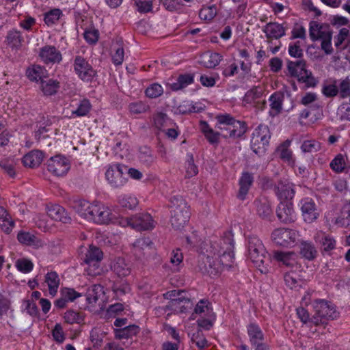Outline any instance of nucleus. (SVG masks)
Instances as JSON below:
<instances>
[{"instance_id": "nucleus-43", "label": "nucleus", "mask_w": 350, "mask_h": 350, "mask_svg": "<svg viewBox=\"0 0 350 350\" xmlns=\"http://www.w3.org/2000/svg\"><path fill=\"white\" fill-rule=\"evenodd\" d=\"M139 332V328L138 326L135 325H129L124 328L116 329V337L119 339L129 338L137 335Z\"/></svg>"}, {"instance_id": "nucleus-38", "label": "nucleus", "mask_w": 350, "mask_h": 350, "mask_svg": "<svg viewBox=\"0 0 350 350\" xmlns=\"http://www.w3.org/2000/svg\"><path fill=\"white\" fill-rule=\"evenodd\" d=\"M59 88V83L52 79H44L40 81V89L46 96L55 94Z\"/></svg>"}, {"instance_id": "nucleus-10", "label": "nucleus", "mask_w": 350, "mask_h": 350, "mask_svg": "<svg viewBox=\"0 0 350 350\" xmlns=\"http://www.w3.org/2000/svg\"><path fill=\"white\" fill-rule=\"evenodd\" d=\"M103 258V252L96 246L90 245L87 250L83 262L88 265L86 271L88 275L95 276L101 272L99 262Z\"/></svg>"}, {"instance_id": "nucleus-63", "label": "nucleus", "mask_w": 350, "mask_h": 350, "mask_svg": "<svg viewBox=\"0 0 350 350\" xmlns=\"http://www.w3.org/2000/svg\"><path fill=\"white\" fill-rule=\"evenodd\" d=\"M149 109V106L143 102H136L130 104L129 110L133 114L145 113Z\"/></svg>"}, {"instance_id": "nucleus-39", "label": "nucleus", "mask_w": 350, "mask_h": 350, "mask_svg": "<svg viewBox=\"0 0 350 350\" xmlns=\"http://www.w3.org/2000/svg\"><path fill=\"white\" fill-rule=\"evenodd\" d=\"M104 294L103 287L100 284H94L89 287L86 292V299L88 304H94Z\"/></svg>"}, {"instance_id": "nucleus-7", "label": "nucleus", "mask_w": 350, "mask_h": 350, "mask_svg": "<svg viewBox=\"0 0 350 350\" xmlns=\"http://www.w3.org/2000/svg\"><path fill=\"white\" fill-rule=\"evenodd\" d=\"M118 221L120 226H131L137 230H148L154 227V221L148 213L138 214L131 218L122 217Z\"/></svg>"}, {"instance_id": "nucleus-44", "label": "nucleus", "mask_w": 350, "mask_h": 350, "mask_svg": "<svg viewBox=\"0 0 350 350\" xmlns=\"http://www.w3.org/2000/svg\"><path fill=\"white\" fill-rule=\"evenodd\" d=\"M193 82V75L191 74L180 75L177 79V81L171 84L172 90H181Z\"/></svg>"}, {"instance_id": "nucleus-48", "label": "nucleus", "mask_w": 350, "mask_h": 350, "mask_svg": "<svg viewBox=\"0 0 350 350\" xmlns=\"http://www.w3.org/2000/svg\"><path fill=\"white\" fill-rule=\"evenodd\" d=\"M92 107L91 103L88 99H83L80 101L77 108L72 111V116L81 117L86 116Z\"/></svg>"}, {"instance_id": "nucleus-32", "label": "nucleus", "mask_w": 350, "mask_h": 350, "mask_svg": "<svg viewBox=\"0 0 350 350\" xmlns=\"http://www.w3.org/2000/svg\"><path fill=\"white\" fill-rule=\"evenodd\" d=\"M258 215L263 218H269L272 215L271 203L266 198H259L255 200Z\"/></svg>"}, {"instance_id": "nucleus-29", "label": "nucleus", "mask_w": 350, "mask_h": 350, "mask_svg": "<svg viewBox=\"0 0 350 350\" xmlns=\"http://www.w3.org/2000/svg\"><path fill=\"white\" fill-rule=\"evenodd\" d=\"M113 271L119 277H126L131 272V266L123 258L116 259L111 266Z\"/></svg>"}, {"instance_id": "nucleus-9", "label": "nucleus", "mask_w": 350, "mask_h": 350, "mask_svg": "<svg viewBox=\"0 0 350 350\" xmlns=\"http://www.w3.org/2000/svg\"><path fill=\"white\" fill-rule=\"evenodd\" d=\"M271 134L267 126L259 125L252 133L251 148L256 154H262L265 151L269 143Z\"/></svg>"}, {"instance_id": "nucleus-41", "label": "nucleus", "mask_w": 350, "mask_h": 350, "mask_svg": "<svg viewBox=\"0 0 350 350\" xmlns=\"http://www.w3.org/2000/svg\"><path fill=\"white\" fill-rule=\"evenodd\" d=\"M187 295V293L185 291L180 290H173L167 292L164 294V297L166 299H170L167 307L171 309L174 306H177V304L179 303L178 301L181 299V297H184Z\"/></svg>"}, {"instance_id": "nucleus-52", "label": "nucleus", "mask_w": 350, "mask_h": 350, "mask_svg": "<svg viewBox=\"0 0 350 350\" xmlns=\"http://www.w3.org/2000/svg\"><path fill=\"white\" fill-rule=\"evenodd\" d=\"M163 93V88L160 84L157 83L150 85L145 90L146 96L150 98H158L161 96Z\"/></svg>"}, {"instance_id": "nucleus-54", "label": "nucleus", "mask_w": 350, "mask_h": 350, "mask_svg": "<svg viewBox=\"0 0 350 350\" xmlns=\"http://www.w3.org/2000/svg\"><path fill=\"white\" fill-rule=\"evenodd\" d=\"M178 302L180 303L177 304V306H174L171 309L180 313L187 312L189 309L191 308L193 306L190 297H189L187 295L184 297H181V299Z\"/></svg>"}, {"instance_id": "nucleus-30", "label": "nucleus", "mask_w": 350, "mask_h": 350, "mask_svg": "<svg viewBox=\"0 0 350 350\" xmlns=\"http://www.w3.org/2000/svg\"><path fill=\"white\" fill-rule=\"evenodd\" d=\"M287 69L291 77H297L299 80L300 76L303 75L304 72L307 70L306 68V62L303 59L295 62L288 61Z\"/></svg>"}, {"instance_id": "nucleus-12", "label": "nucleus", "mask_w": 350, "mask_h": 350, "mask_svg": "<svg viewBox=\"0 0 350 350\" xmlns=\"http://www.w3.org/2000/svg\"><path fill=\"white\" fill-rule=\"evenodd\" d=\"M273 258L280 267H285L297 271L301 269L298 255L294 252L274 251Z\"/></svg>"}, {"instance_id": "nucleus-60", "label": "nucleus", "mask_w": 350, "mask_h": 350, "mask_svg": "<svg viewBox=\"0 0 350 350\" xmlns=\"http://www.w3.org/2000/svg\"><path fill=\"white\" fill-rule=\"evenodd\" d=\"M0 167L10 177L15 176L14 162L10 159H3L0 161Z\"/></svg>"}, {"instance_id": "nucleus-3", "label": "nucleus", "mask_w": 350, "mask_h": 350, "mask_svg": "<svg viewBox=\"0 0 350 350\" xmlns=\"http://www.w3.org/2000/svg\"><path fill=\"white\" fill-rule=\"evenodd\" d=\"M171 224L176 230H182L190 218L189 206L181 196H173L171 200Z\"/></svg>"}, {"instance_id": "nucleus-37", "label": "nucleus", "mask_w": 350, "mask_h": 350, "mask_svg": "<svg viewBox=\"0 0 350 350\" xmlns=\"http://www.w3.org/2000/svg\"><path fill=\"white\" fill-rule=\"evenodd\" d=\"M24 39L21 33L16 29H12L8 32L5 42L12 49H18L21 46Z\"/></svg>"}, {"instance_id": "nucleus-57", "label": "nucleus", "mask_w": 350, "mask_h": 350, "mask_svg": "<svg viewBox=\"0 0 350 350\" xmlns=\"http://www.w3.org/2000/svg\"><path fill=\"white\" fill-rule=\"evenodd\" d=\"M62 11L59 9H53L44 14V21L49 26L55 24L60 18Z\"/></svg>"}, {"instance_id": "nucleus-28", "label": "nucleus", "mask_w": 350, "mask_h": 350, "mask_svg": "<svg viewBox=\"0 0 350 350\" xmlns=\"http://www.w3.org/2000/svg\"><path fill=\"white\" fill-rule=\"evenodd\" d=\"M254 178L252 174L243 172L239 180V190L237 196L241 200H244L248 191L252 185Z\"/></svg>"}, {"instance_id": "nucleus-61", "label": "nucleus", "mask_w": 350, "mask_h": 350, "mask_svg": "<svg viewBox=\"0 0 350 350\" xmlns=\"http://www.w3.org/2000/svg\"><path fill=\"white\" fill-rule=\"evenodd\" d=\"M299 82L304 83L307 87H314L317 84V80L312 76V72L304 71L303 75L300 76Z\"/></svg>"}, {"instance_id": "nucleus-1", "label": "nucleus", "mask_w": 350, "mask_h": 350, "mask_svg": "<svg viewBox=\"0 0 350 350\" xmlns=\"http://www.w3.org/2000/svg\"><path fill=\"white\" fill-rule=\"evenodd\" d=\"M216 130L219 131L221 137L228 139H236L241 137L247 131L245 123L235 120L228 113L217 115L215 118Z\"/></svg>"}, {"instance_id": "nucleus-64", "label": "nucleus", "mask_w": 350, "mask_h": 350, "mask_svg": "<svg viewBox=\"0 0 350 350\" xmlns=\"http://www.w3.org/2000/svg\"><path fill=\"white\" fill-rule=\"evenodd\" d=\"M338 88V93L342 98H347L350 96V80L348 78L342 80Z\"/></svg>"}, {"instance_id": "nucleus-55", "label": "nucleus", "mask_w": 350, "mask_h": 350, "mask_svg": "<svg viewBox=\"0 0 350 350\" xmlns=\"http://www.w3.org/2000/svg\"><path fill=\"white\" fill-rule=\"evenodd\" d=\"M118 202L122 207L129 209H133L135 208L138 204L137 199L135 197L131 196H120Z\"/></svg>"}, {"instance_id": "nucleus-31", "label": "nucleus", "mask_w": 350, "mask_h": 350, "mask_svg": "<svg viewBox=\"0 0 350 350\" xmlns=\"http://www.w3.org/2000/svg\"><path fill=\"white\" fill-rule=\"evenodd\" d=\"M284 98V95L281 92H275L270 96L269 100L270 102L271 115L275 116L281 112Z\"/></svg>"}, {"instance_id": "nucleus-8", "label": "nucleus", "mask_w": 350, "mask_h": 350, "mask_svg": "<svg viewBox=\"0 0 350 350\" xmlns=\"http://www.w3.org/2000/svg\"><path fill=\"white\" fill-rule=\"evenodd\" d=\"M90 221L98 224H109L110 223L118 224L121 217H116L111 209L107 206L100 203L94 202Z\"/></svg>"}, {"instance_id": "nucleus-53", "label": "nucleus", "mask_w": 350, "mask_h": 350, "mask_svg": "<svg viewBox=\"0 0 350 350\" xmlns=\"http://www.w3.org/2000/svg\"><path fill=\"white\" fill-rule=\"evenodd\" d=\"M152 120L154 126L157 129L161 130L167 125L169 118L166 113L163 112H157L152 116Z\"/></svg>"}, {"instance_id": "nucleus-56", "label": "nucleus", "mask_w": 350, "mask_h": 350, "mask_svg": "<svg viewBox=\"0 0 350 350\" xmlns=\"http://www.w3.org/2000/svg\"><path fill=\"white\" fill-rule=\"evenodd\" d=\"M345 166L346 163L345 156L342 154L336 155V157L330 163L331 168L336 172H342L345 168Z\"/></svg>"}, {"instance_id": "nucleus-4", "label": "nucleus", "mask_w": 350, "mask_h": 350, "mask_svg": "<svg viewBox=\"0 0 350 350\" xmlns=\"http://www.w3.org/2000/svg\"><path fill=\"white\" fill-rule=\"evenodd\" d=\"M309 35L312 41L321 40V48L326 55L334 52L332 45V31L326 23H319L312 21L310 23Z\"/></svg>"}, {"instance_id": "nucleus-45", "label": "nucleus", "mask_w": 350, "mask_h": 350, "mask_svg": "<svg viewBox=\"0 0 350 350\" xmlns=\"http://www.w3.org/2000/svg\"><path fill=\"white\" fill-rule=\"evenodd\" d=\"M349 31L348 29L342 28L338 34L335 37V46L337 49L342 50L347 47L349 42Z\"/></svg>"}, {"instance_id": "nucleus-13", "label": "nucleus", "mask_w": 350, "mask_h": 350, "mask_svg": "<svg viewBox=\"0 0 350 350\" xmlns=\"http://www.w3.org/2000/svg\"><path fill=\"white\" fill-rule=\"evenodd\" d=\"M70 167L68 161L61 155H56L47 161L48 171L57 176L66 174Z\"/></svg>"}, {"instance_id": "nucleus-47", "label": "nucleus", "mask_w": 350, "mask_h": 350, "mask_svg": "<svg viewBox=\"0 0 350 350\" xmlns=\"http://www.w3.org/2000/svg\"><path fill=\"white\" fill-rule=\"evenodd\" d=\"M139 159L140 162L147 167L150 166L155 160V157L153 155L152 150L148 147H143L140 148Z\"/></svg>"}, {"instance_id": "nucleus-2", "label": "nucleus", "mask_w": 350, "mask_h": 350, "mask_svg": "<svg viewBox=\"0 0 350 350\" xmlns=\"http://www.w3.org/2000/svg\"><path fill=\"white\" fill-rule=\"evenodd\" d=\"M214 255L217 256V264L221 266V271L231 267L234 263V241L230 234L221 239L212 245Z\"/></svg>"}, {"instance_id": "nucleus-26", "label": "nucleus", "mask_w": 350, "mask_h": 350, "mask_svg": "<svg viewBox=\"0 0 350 350\" xmlns=\"http://www.w3.org/2000/svg\"><path fill=\"white\" fill-rule=\"evenodd\" d=\"M267 39H279L285 35L284 27L277 23H267L263 29Z\"/></svg>"}, {"instance_id": "nucleus-5", "label": "nucleus", "mask_w": 350, "mask_h": 350, "mask_svg": "<svg viewBox=\"0 0 350 350\" xmlns=\"http://www.w3.org/2000/svg\"><path fill=\"white\" fill-rule=\"evenodd\" d=\"M248 256L254 265L261 273L268 271L269 258L262 242L256 237L252 236L248 239Z\"/></svg>"}, {"instance_id": "nucleus-20", "label": "nucleus", "mask_w": 350, "mask_h": 350, "mask_svg": "<svg viewBox=\"0 0 350 350\" xmlns=\"http://www.w3.org/2000/svg\"><path fill=\"white\" fill-rule=\"evenodd\" d=\"M134 254L139 258L145 256L154 247V243L148 237L138 239L133 244Z\"/></svg>"}, {"instance_id": "nucleus-36", "label": "nucleus", "mask_w": 350, "mask_h": 350, "mask_svg": "<svg viewBox=\"0 0 350 350\" xmlns=\"http://www.w3.org/2000/svg\"><path fill=\"white\" fill-rule=\"evenodd\" d=\"M285 285L291 289H296L301 286V280L297 271L292 269L284 275Z\"/></svg>"}, {"instance_id": "nucleus-11", "label": "nucleus", "mask_w": 350, "mask_h": 350, "mask_svg": "<svg viewBox=\"0 0 350 350\" xmlns=\"http://www.w3.org/2000/svg\"><path fill=\"white\" fill-rule=\"evenodd\" d=\"M298 237L299 232L297 231L284 228H277L271 234L273 242L283 247H289L294 245Z\"/></svg>"}, {"instance_id": "nucleus-46", "label": "nucleus", "mask_w": 350, "mask_h": 350, "mask_svg": "<svg viewBox=\"0 0 350 350\" xmlns=\"http://www.w3.org/2000/svg\"><path fill=\"white\" fill-rule=\"evenodd\" d=\"M291 142L288 140L285 141L278 148V152H279L280 157L289 163H293L292 151L288 149Z\"/></svg>"}, {"instance_id": "nucleus-49", "label": "nucleus", "mask_w": 350, "mask_h": 350, "mask_svg": "<svg viewBox=\"0 0 350 350\" xmlns=\"http://www.w3.org/2000/svg\"><path fill=\"white\" fill-rule=\"evenodd\" d=\"M262 94V89L260 87H254L247 91L244 96V101L247 103H256Z\"/></svg>"}, {"instance_id": "nucleus-6", "label": "nucleus", "mask_w": 350, "mask_h": 350, "mask_svg": "<svg viewBox=\"0 0 350 350\" xmlns=\"http://www.w3.org/2000/svg\"><path fill=\"white\" fill-rule=\"evenodd\" d=\"M314 314L311 318L312 323L315 325L323 324L327 320L334 319L338 315V312L331 302L319 300L314 305Z\"/></svg>"}, {"instance_id": "nucleus-40", "label": "nucleus", "mask_w": 350, "mask_h": 350, "mask_svg": "<svg viewBox=\"0 0 350 350\" xmlns=\"http://www.w3.org/2000/svg\"><path fill=\"white\" fill-rule=\"evenodd\" d=\"M59 282V275L55 271L49 272L45 275V282L48 285L49 293L51 295L54 296L56 294Z\"/></svg>"}, {"instance_id": "nucleus-18", "label": "nucleus", "mask_w": 350, "mask_h": 350, "mask_svg": "<svg viewBox=\"0 0 350 350\" xmlns=\"http://www.w3.org/2000/svg\"><path fill=\"white\" fill-rule=\"evenodd\" d=\"M17 239L21 243L35 249L43 247L46 245L44 241L30 232H19L17 234Z\"/></svg>"}, {"instance_id": "nucleus-16", "label": "nucleus", "mask_w": 350, "mask_h": 350, "mask_svg": "<svg viewBox=\"0 0 350 350\" xmlns=\"http://www.w3.org/2000/svg\"><path fill=\"white\" fill-rule=\"evenodd\" d=\"M124 170H126V167L120 164L111 165L107 170L106 178L112 187H120L125 183L126 180L123 177Z\"/></svg>"}, {"instance_id": "nucleus-27", "label": "nucleus", "mask_w": 350, "mask_h": 350, "mask_svg": "<svg viewBox=\"0 0 350 350\" xmlns=\"http://www.w3.org/2000/svg\"><path fill=\"white\" fill-rule=\"evenodd\" d=\"M200 130L207 141L213 145H218L219 143V131L212 129L206 122H200Z\"/></svg>"}, {"instance_id": "nucleus-33", "label": "nucleus", "mask_w": 350, "mask_h": 350, "mask_svg": "<svg viewBox=\"0 0 350 350\" xmlns=\"http://www.w3.org/2000/svg\"><path fill=\"white\" fill-rule=\"evenodd\" d=\"M221 60V56L217 53L206 52L200 56V63L206 68H213Z\"/></svg>"}, {"instance_id": "nucleus-59", "label": "nucleus", "mask_w": 350, "mask_h": 350, "mask_svg": "<svg viewBox=\"0 0 350 350\" xmlns=\"http://www.w3.org/2000/svg\"><path fill=\"white\" fill-rule=\"evenodd\" d=\"M191 341L200 349H204L207 345V340L200 329H198L196 333L193 334Z\"/></svg>"}, {"instance_id": "nucleus-21", "label": "nucleus", "mask_w": 350, "mask_h": 350, "mask_svg": "<svg viewBox=\"0 0 350 350\" xmlns=\"http://www.w3.org/2000/svg\"><path fill=\"white\" fill-rule=\"evenodd\" d=\"M40 57L46 64L57 63L62 60L60 52L53 46H45L40 49Z\"/></svg>"}, {"instance_id": "nucleus-42", "label": "nucleus", "mask_w": 350, "mask_h": 350, "mask_svg": "<svg viewBox=\"0 0 350 350\" xmlns=\"http://www.w3.org/2000/svg\"><path fill=\"white\" fill-rule=\"evenodd\" d=\"M45 71L46 70L42 66L39 65H33L27 68L26 75L28 79L32 81H38V80L42 81V79H44L45 77Z\"/></svg>"}, {"instance_id": "nucleus-19", "label": "nucleus", "mask_w": 350, "mask_h": 350, "mask_svg": "<svg viewBox=\"0 0 350 350\" xmlns=\"http://www.w3.org/2000/svg\"><path fill=\"white\" fill-rule=\"evenodd\" d=\"M274 192L281 200H291L295 195L293 185L286 180H280L277 186H274Z\"/></svg>"}, {"instance_id": "nucleus-50", "label": "nucleus", "mask_w": 350, "mask_h": 350, "mask_svg": "<svg viewBox=\"0 0 350 350\" xmlns=\"http://www.w3.org/2000/svg\"><path fill=\"white\" fill-rule=\"evenodd\" d=\"M65 321L70 324L81 323L83 321L84 316L83 313L74 310H68L64 314Z\"/></svg>"}, {"instance_id": "nucleus-22", "label": "nucleus", "mask_w": 350, "mask_h": 350, "mask_svg": "<svg viewBox=\"0 0 350 350\" xmlns=\"http://www.w3.org/2000/svg\"><path fill=\"white\" fill-rule=\"evenodd\" d=\"M94 203H90L85 200H77L73 202L72 207L75 211L82 217L90 221L92 208Z\"/></svg>"}, {"instance_id": "nucleus-34", "label": "nucleus", "mask_w": 350, "mask_h": 350, "mask_svg": "<svg viewBox=\"0 0 350 350\" xmlns=\"http://www.w3.org/2000/svg\"><path fill=\"white\" fill-rule=\"evenodd\" d=\"M247 332L251 345L258 344L265 340L263 332L257 324L250 323L247 327Z\"/></svg>"}, {"instance_id": "nucleus-62", "label": "nucleus", "mask_w": 350, "mask_h": 350, "mask_svg": "<svg viewBox=\"0 0 350 350\" xmlns=\"http://www.w3.org/2000/svg\"><path fill=\"white\" fill-rule=\"evenodd\" d=\"M322 249L325 252H329L335 248L336 241L330 236L323 234L321 241Z\"/></svg>"}, {"instance_id": "nucleus-25", "label": "nucleus", "mask_w": 350, "mask_h": 350, "mask_svg": "<svg viewBox=\"0 0 350 350\" xmlns=\"http://www.w3.org/2000/svg\"><path fill=\"white\" fill-rule=\"evenodd\" d=\"M42 151L33 150L26 154L23 158V163L25 167L33 168L40 165L43 160Z\"/></svg>"}, {"instance_id": "nucleus-24", "label": "nucleus", "mask_w": 350, "mask_h": 350, "mask_svg": "<svg viewBox=\"0 0 350 350\" xmlns=\"http://www.w3.org/2000/svg\"><path fill=\"white\" fill-rule=\"evenodd\" d=\"M276 214L278 219L282 222L288 223L292 221L294 217L292 203H281L276 210Z\"/></svg>"}, {"instance_id": "nucleus-58", "label": "nucleus", "mask_w": 350, "mask_h": 350, "mask_svg": "<svg viewBox=\"0 0 350 350\" xmlns=\"http://www.w3.org/2000/svg\"><path fill=\"white\" fill-rule=\"evenodd\" d=\"M320 144L315 140H306L301 148L304 152H316L320 150Z\"/></svg>"}, {"instance_id": "nucleus-35", "label": "nucleus", "mask_w": 350, "mask_h": 350, "mask_svg": "<svg viewBox=\"0 0 350 350\" xmlns=\"http://www.w3.org/2000/svg\"><path fill=\"white\" fill-rule=\"evenodd\" d=\"M299 254L306 260H313L317 257L318 252L311 242L302 241L299 245Z\"/></svg>"}, {"instance_id": "nucleus-14", "label": "nucleus", "mask_w": 350, "mask_h": 350, "mask_svg": "<svg viewBox=\"0 0 350 350\" xmlns=\"http://www.w3.org/2000/svg\"><path fill=\"white\" fill-rule=\"evenodd\" d=\"M74 69L79 77L84 81H91L95 75L92 66L81 56L75 57Z\"/></svg>"}, {"instance_id": "nucleus-15", "label": "nucleus", "mask_w": 350, "mask_h": 350, "mask_svg": "<svg viewBox=\"0 0 350 350\" xmlns=\"http://www.w3.org/2000/svg\"><path fill=\"white\" fill-rule=\"evenodd\" d=\"M301 211L305 222L311 224L319 217V212L314 201L309 198L301 201Z\"/></svg>"}, {"instance_id": "nucleus-17", "label": "nucleus", "mask_w": 350, "mask_h": 350, "mask_svg": "<svg viewBox=\"0 0 350 350\" xmlns=\"http://www.w3.org/2000/svg\"><path fill=\"white\" fill-rule=\"evenodd\" d=\"M200 271L204 274L214 277L221 271V266L215 262L213 257L202 256L198 262Z\"/></svg>"}, {"instance_id": "nucleus-51", "label": "nucleus", "mask_w": 350, "mask_h": 350, "mask_svg": "<svg viewBox=\"0 0 350 350\" xmlns=\"http://www.w3.org/2000/svg\"><path fill=\"white\" fill-rule=\"evenodd\" d=\"M217 14V8L215 5L204 7L199 12L200 18L205 21H211Z\"/></svg>"}, {"instance_id": "nucleus-23", "label": "nucleus", "mask_w": 350, "mask_h": 350, "mask_svg": "<svg viewBox=\"0 0 350 350\" xmlns=\"http://www.w3.org/2000/svg\"><path fill=\"white\" fill-rule=\"evenodd\" d=\"M47 215L52 219L65 224L70 222L71 219L70 217L67 216L65 209L58 204L49 206L47 207Z\"/></svg>"}]
</instances>
